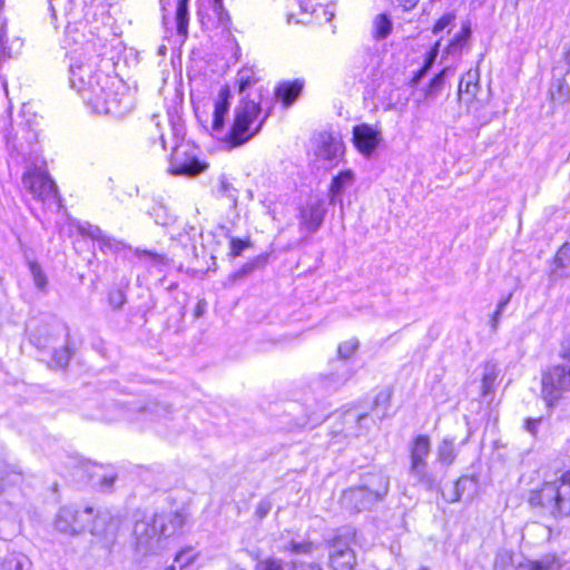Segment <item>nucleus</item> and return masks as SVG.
Here are the masks:
<instances>
[{"label": "nucleus", "mask_w": 570, "mask_h": 570, "mask_svg": "<svg viewBox=\"0 0 570 570\" xmlns=\"http://www.w3.org/2000/svg\"><path fill=\"white\" fill-rule=\"evenodd\" d=\"M79 233L100 243L101 247H112L114 239L107 236L100 227L90 223H79L77 226Z\"/></svg>", "instance_id": "25"}, {"label": "nucleus", "mask_w": 570, "mask_h": 570, "mask_svg": "<svg viewBox=\"0 0 570 570\" xmlns=\"http://www.w3.org/2000/svg\"><path fill=\"white\" fill-rule=\"evenodd\" d=\"M130 409H131L130 415L134 412H139L144 415H151V414L159 415V410H164V406H159L157 404V405H154L153 409L146 407V406H136V407H130Z\"/></svg>", "instance_id": "54"}, {"label": "nucleus", "mask_w": 570, "mask_h": 570, "mask_svg": "<svg viewBox=\"0 0 570 570\" xmlns=\"http://www.w3.org/2000/svg\"><path fill=\"white\" fill-rule=\"evenodd\" d=\"M115 480H116L115 475H105L100 480V485H101L102 489L109 490L112 487Z\"/></svg>", "instance_id": "58"}, {"label": "nucleus", "mask_w": 570, "mask_h": 570, "mask_svg": "<svg viewBox=\"0 0 570 570\" xmlns=\"http://www.w3.org/2000/svg\"><path fill=\"white\" fill-rule=\"evenodd\" d=\"M159 518L154 514L150 518L137 520L134 525V535L137 548L147 553L153 548V541L158 540L163 534L159 532Z\"/></svg>", "instance_id": "10"}, {"label": "nucleus", "mask_w": 570, "mask_h": 570, "mask_svg": "<svg viewBox=\"0 0 570 570\" xmlns=\"http://www.w3.org/2000/svg\"><path fill=\"white\" fill-rule=\"evenodd\" d=\"M109 90H107L106 92L102 94V97L106 98L107 100L111 101L114 99V94L111 92H108Z\"/></svg>", "instance_id": "60"}, {"label": "nucleus", "mask_w": 570, "mask_h": 570, "mask_svg": "<svg viewBox=\"0 0 570 570\" xmlns=\"http://www.w3.org/2000/svg\"><path fill=\"white\" fill-rule=\"evenodd\" d=\"M230 97L229 88L222 87L214 104L212 134L232 146H239L259 132L268 112L262 115L261 101L242 97L234 109L230 127L225 130V116L229 110Z\"/></svg>", "instance_id": "2"}, {"label": "nucleus", "mask_w": 570, "mask_h": 570, "mask_svg": "<svg viewBox=\"0 0 570 570\" xmlns=\"http://www.w3.org/2000/svg\"><path fill=\"white\" fill-rule=\"evenodd\" d=\"M273 503L269 498L262 499L255 510V515L258 519H264L272 510Z\"/></svg>", "instance_id": "49"}, {"label": "nucleus", "mask_w": 570, "mask_h": 570, "mask_svg": "<svg viewBox=\"0 0 570 570\" xmlns=\"http://www.w3.org/2000/svg\"><path fill=\"white\" fill-rule=\"evenodd\" d=\"M30 272L33 276L36 286L40 289H43L47 284V278L41 268L37 264L32 263L30 264Z\"/></svg>", "instance_id": "47"}, {"label": "nucleus", "mask_w": 570, "mask_h": 570, "mask_svg": "<svg viewBox=\"0 0 570 570\" xmlns=\"http://www.w3.org/2000/svg\"><path fill=\"white\" fill-rule=\"evenodd\" d=\"M23 474L18 465L0 461V500L7 504H14L21 498Z\"/></svg>", "instance_id": "8"}, {"label": "nucleus", "mask_w": 570, "mask_h": 570, "mask_svg": "<svg viewBox=\"0 0 570 570\" xmlns=\"http://www.w3.org/2000/svg\"><path fill=\"white\" fill-rule=\"evenodd\" d=\"M75 351H76L75 342L70 337L69 333L66 332V337H65L63 344L59 347L53 348L52 358H51L52 366H55L57 368H65L69 364Z\"/></svg>", "instance_id": "22"}, {"label": "nucleus", "mask_w": 570, "mask_h": 570, "mask_svg": "<svg viewBox=\"0 0 570 570\" xmlns=\"http://www.w3.org/2000/svg\"><path fill=\"white\" fill-rule=\"evenodd\" d=\"M561 394H541L537 397V403H542L548 414L559 403Z\"/></svg>", "instance_id": "43"}, {"label": "nucleus", "mask_w": 570, "mask_h": 570, "mask_svg": "<svg viewBox=\"0 0 570 570\" xmlns=\"http://www.w3.org/2000/svg\"><path fill=\"white\" fill-rule=\"evenodd\" d=\"M23 186L43 204L59 206L55 183L42 168L29 169L23 175Z\"/></svg>", "instance_id": "7"}, {"label": "nucleus", "mask_w": 570, "mask_h": 570, "mask_svg": "<svg viewBox=\"0 0 570 570\" xmlns=\"http://www.w3.org/2000/svg\"><path fill=\"white\" fill-rule=\"evenodd\" d=\"M98 400L96 399H88L86 401V410H83L85 415L89 419L95 420H106V421H115L122 417H130L131 409L130 406H125L116 403L109 404L106 409H99L91 410L90 407L92 405H97Z\"/></svg>", "instance_id": "16"}, {"label": "nucleus", "mask_w": 570, "mask_h": 570, "mask_svg": "<svg viewBox=\"0 0 570 570\" xmlns=\"http://www.w3.org/2000/svg\"><path fill=\"white\" fill-rule=\"evenodd\" d=\"M288 23H307L321 7V0H286Z\"/></svg>", "instance_id": "17"}, {"label": "nucleus", "mask_w": 570, "mask_h": 570, "mask_svg": "<svg viewBox=\"0 0 570 570\" xmlns=\"http://www.w3.org/2000/svg\"><path fill=\"white\" fill-rule=\"evenodd\" d=\"M455 16L453 12L444 13L435 23L433 31L434 33H439L443 31L445 28L452 24L454 21Z\"/></svg>", "instance_id": "48"}, {"label": "nucleus", "mask_w": 570, "mask_h": 570, "mask_svg": "<svg viewBox=\"0 0 570 570\" xmlns=\"http://www.w3.org/2000/svg\"><path fill=\"white\" fill-rule=\"evenodd\" d=\"M314 550V544L311 541H295L292 540L284 548V551H289L294 554H311Z\"/></svg>", "instance_id": "40"}, {"label": "nucleus", "mask_w": 570, "mask_h": 570, "mask_svg": "<svg viewBox=\"0 0 570 570\" xmlns=\"http://www.w3.org/2000/svg\"><path fill=\"white\" fill-rule=\"evenodd\" d=\"M176 1H177V8H176L177 32L181 36H186L187 31H188V22H189L188 0H176Z\"/></svg>", "instance_id": "30"}, {"label": "nucleus", "mask_w": 570, "mask_h": 570, "mask_svg": "<svg viewBox=\"0 0 570 570\" xmlns=\"http://www.w3.org/2000/svg\"><path fill=\"white\" fill-rule=\"evenodd\" d=\"M104 522L101 515H94V509L87 507L79 509L76 505L61 507L55 518L56 529L66 534L76 535L83 531L91 534H99V523Z\"/></svg>", "instance_id": "5"}, {"label": "nucleus", "mask_w": 570, "mask_h": 570, "mask_svg": "<svg viewBox=\"0 0 570 570\" xmlns=\"http://www.w3.org/2000/svg\"><path fill=\"white\" fill-rule=\"evenodd\" d=\"M436 454H438V461L441 464H443L445 466L451 465L454 462L455 456H456L453 440L444 439L439 444Z\"/></svg>", "instance_id": "31"}, {"label": "nucleus", "mask_w": 570, "mask_h": 570, "mask_svg": "<svg viewBox=\"0 0 570 570\" xmlns=\"http://www.w3.org/2000/svg\"><path fill=\"white\" fill-rule=\"evenodd\" d=\"M239 88V94L243 96L245 90L255 83V73L250 68H244L237 73L236 79Z\"/></svg>", "instance_id": "39"}, {"label": "nucleus", "mask_w": 570, "mask_h": 570, "mask_svg": "<svg viewBox=\"0 0 570 570\" xmlns=\"http://www.w3.org/2000/svg\"><path fill=\"white\" fill-rule=\"evenodd\" d=\"M510 299H511V294L508 295L507 297L502 298L498 303L497 308L491 318V326H492L493 331H495L498 328L502 313H503L504 308L507 307V305L509 304Z\"/></svg>", "instance_id": "44"}, {"label": "nucleus", "mask_w": 570, "mask_h": 570, "mask_svg": "<svg viewBox=\"0 0 570 570\" xmlns=\"http://www.w3.org/2000/svg\"><path fill=\"white\" fill-rule=\"evenodd\" d=\"M358 485L368 492L371 497H376V501L385 498L390 488L389 478L381 471L366 472L361 475Z\"/></svg>", "instance_id": "19"}, {"label": "nucleus", "mask_w": 570, "mask_h": 570, "mask_svg": "<svg viewBox=\"0 0 570 570\" xmlns=\"http://www.w3.org/2000/svg\"><path fill=\"white\" fill-rule=\"evenodd\" d=\"M394 6L402 8L404 11L412 10L420 0H390Z\"/></svg>", "instance_id": "56"}, {"label": "nucleus", "mask_w": 570, "mask_h": 570, "mask_svg": "<svg viewBox=\"0 0 570 570\" xmlns=\"http://www.w3.org/2000/svg\"><path fill=\"white\" fill-rule=\"evenodd\" d=\"M358 348V341L355 338L347 340L341 343L337 347V354L340 360H348Z\"/></svg>", "instance_id": "41"}, {"label": "nucleus", "mask_w": 570, "mask_h": 570, "mask_svg": "<svg viewBox=\"0 0 570 570\" xmlns=\"http://www.w3.org/2000/svg\"><path fill=\"white\" fill-rule=\"evenodd\" d=\"M353 145L360 154L370 157L382 140V131L379 125L366 122L353 127Z\"/></svg>", "instance_id": "9"}, {"label": "nucleus", "mask_w": 570, "mask_h": 570, "mask_svg": "<svg viewBox=\"0 0 570 570\" xmlns=\"http://www.w3.org/2000/svg\"><path fill=\"white\" fill-rule=\"evenodd\" d=\"M560 356L570 362V333L561 342Z\"/></svg>", "instance_id": "55"}, {"label": "nucleus", "mask_w": 570, "mask_h": 570, "mask_svg": "<svg viewBox=\"0 0 570 570\" xmlns=\"http://www.w3.org/2000/svg\"><path fill=\"white\" fill-rule=\"evenodd\" d=\"M314 144V153L318 158L335 160L343 155L344 146L341 138L330 132H320Z\"/></svg>", "instance_id": "15"}, {"label": "nucleus", "mask_w": 570, "mask_h": 570, "mask_svg": "<svg viewBox=\"0 0 570 570\" xmlns=\"http://www.w3.org/2000/svg\"><path fill=\"white\" fill-rule=\"evenodd\" d=\"M165 570H175V567L174 566L167 567Z\"/></svg>", "instance_id": "64"}, {"label": "nucleus", "mask_w": 570, "mask_h": 570, "mask_svg": "<svg viewBox=\"0 0 570 570\" xmlns=\"http://www.w3.org/2000/svg\"><path fill=\"white\" fill-rule=\"evenodd\" d=\"M527 570H560L562 561L556 554H546L538 560H527Z\"/></svg>", "instance_id": "27"}, {"label": "nucleus", "mask_w": 570, "mask_h": 570, "mask_svg": "<svg viewBox=\"0 0 570 570\" xmlns=\"http://www.w3.org/2000/svg\"><path fill=\"white\" fill-rule=\"evenodd\" d=\"M302 89L303 83L299 80L284 82L277 87L276 96L288 106L299 96Z\"/></svg>", "instance_id": "26"}, {"label": "nucleus", "mask_w": 570, "mask_h": 570, "mask_svg": "<svg viewBox=\"0 0 570 570\" xmlns=\"http://www.w3.org/2000/svg\"><path fill=\"white\" fill-rule=\"evenodd\" d=\"M330 563L334 570H352L356 563L354 550L337 551L336 554H331Z\"/></svg>", "instance_id": "29"}, {"label": "nucleus", "mask_w": 570, "mask_h": 570, "mask_svg": "<svg viewBox=\"0 0 570 570\" xmlns=\"http://www.w3.org/2000/svg\"><path fill=\"white\" fill-rule=\"evenodd\" d=\"M478 490V480L475 476H461L448 492H442L443 499L449 503H455L463 499L471 500Z\"/></svg>", "instance_id": "18"}, {"label": "nucleus", "mask_w": 570, "mask_h": 570, "mask_svg": "<svg viewBox=\"0 0 570 570\" xmlns=\"http://www.w3.org/2000/svg\"><path fill=\"white\" fill-rule=\"evenodd\" d=\"M212 10L220 23H226L229 21L228 12L225 10L223 2L212 3Z\"/></svg>", "instance_id": "52"}, {"label": "nucleus", "mask_w": 570, "mask_h": 570, "mask_svg": "<svg viewBox=\"0 0 570 570\" xmlns=\"http://www.w3.org/2000/svg\"><path fill=\"white\" fill-rule=\"evenodd\" d=\"M439 42L435 43V46L430 50L428 53V57L425 59L423 68L419 71L417 78H421L425 71L434 63L436 57H438V47Z\"/></svg>", "instance_id": "51"}, {"label": "nucleus", "mask_w": 570, "mask_h": 570, "mask_svg": "<svg viewBox=\"0 0 570 570\" xmlns=\"http://www.w3.org/2000/svg\"><path fill=\"white\" fill-rule=\"evenodd\" d=\"M167 4H168L167 0H160V6H161L163 10L166 9Z\"/></svg>", "instance_id": "61"}, {"label": "nucleus", "mask_w": 570, "mask_h": 570, "mask_svg": "<svg viewBox=\"0 0 570 570\" xmlns=\"http://www.w3.org/2000/svg\"><path fill=\"white\" fill-rule=\"evenodd\" d=\"M142 254L157 264H164V262H165V257L159 254L147 252V250L142 252Z\"/></svg>", "instance_id": "59"}, {"label": "nucleus", "mask_w": 570, "mask_h": 570, "mask_svg": "<svg viewBox=\"0 0 570 570\" xmlns=\"http://www.w3.org/2000/svg\"><path fill=\"white\" fill-rule=\"evenodd\" d=\"M549 94L554 104L563 105L570 99V87L564 79L558 78L551 82Z\"/></svg>", "instance_id": "28"}, {"label": "nucleus", "mask_w": 570, "mask_h": 570, "mask_svg": "<svg viewBox=\"0 0 570 570\" xmlns=\"http://www.w3.org/2000/svg\"><path fill=\"white\" fill-rule=\"evenodd\" d=\"M23 40L18 36H10L7 26L0 27V60L16 58L20 55Z\"/></svg>", "instance_id": "20"}, {"label": "nucleus", "mask_w": 570, "mask_h": 570, "mask_svg": "<svg viewBox=\"0 0 570 570\" xmlns=\"http://www.w3.org/2000/svg\"><path fill=\"white\" fill-rule=\"evenodd\" d=\"M529 502L546 509L553 517L570 515V470L553 480H546L539 490L532 491Z\"/></svg>", "instance_id": "3"}, {"label": "nucleus", "mask_w": 570, "mask_h": 570, "mask_svg": "<svg viewBox=\"0 0 570 570\" xmlns=\"http://www.w3.org/2000/svg\"><path fill=\"white\" fill-rule=\"evenodd\" d=\"M478 92H458L459 102L465 108L468 114H475L481 108V102L476 99Z\"/></svg>", "instance_id": "38"}, {"label": "nucleus", "mask_w": 570, "mask_h": 570, "mask_svg": "<svg viewBox=\"0 0 570 570\" xmlns=\"http://www.w3.org/2000/svg\"><path fill=\"white\" fill-rule=\"evenodd\" d=\"M500 370L495 363L488 362L483 367L482 374V392H490L494 389V381L499 374Z\"/></svg>", "instance_id": "37"}, {"label": "nucleus", "mask_w": 570, "mask_h": 570, "mask_svg": "<svg viewBox=\"0 0 570 570\" xmlns=\"http://www.w3.org/2000/svg\"><path fill=\"white\" fill-rule=\"evenodd\" d=\"M159 532L167 538L174 535L185 524V515L180 512H170L168 514H158Z\"/></svg>", "instance_id": "23"}, {"label": "nucleus", "mask_w": 570, "mask_h": 570, "mask_svg": "<svg viewBox=\"0 0 570 570\" xmlns=\"http://www.w3.org/2000/svg\"><path fill=\"white\" fill-rule=\"evenodd\" d=\"M471 35V27L468 21H464L461 26V29L455 36L450 40L445 52L448 56H453L454 58L460 56L462 49L466 46L469 38Z\"/></svg>", "instance_id": "24"}, {"label": "nucleus", "mask_w": 570, "mask_h": 570, "mask_svg": "<svg viewBox=\"0 0 570 570\" xmlns=\"http://www.w3.org/2000/svg\"><path fill=\"white\" fill-rule=\"evenodd\" d=\"M494 570H527V563L525 561L517 563L511 553L504 552L497 557Z\"/></svg>", "instance_id": "33"}, {"label": "nucleus", "mask_w": 570, "mask_h": 570, "mask_svg": "<svg viewBox=\"0 0 570 570\" xmlns=\"http://www.w3.org/2000/svg\"><path fill=\"white\" fill-rule=\"evenodd\" d=\"M376 501V497H371L361 485L352 487L345 490L341 497V504L344 509L352 512H361L371 509Z\"/></svg>", "instance_id": "14"}, {"label": "nucleus", "mask_w": 570, "mask_h": 570, "mask_svg": "<svg viewBox=\"0 0 570 570\" xmlns=\"http://www.w3.org/2000/svg\"><path fill=\"white\" fill-rule=\"evenodd\" d=\"M99 39L92 33L85 40L73 39L65 46L69 60V81L82 100L97 114L122 117L132 109L126 83L117 76L94 69L100 56Z\"/></svg>", "instance_id": "1"}, {"label": "nucleus", "mask_w": 570, "mask_h": 570, "mask_svg": "<svg viewBox=\"0 0 570 570\" xmlns=\"http://www.w3.org/2000/svg\"><path fill=\"white\" fill-rule=\"evenodd\" d=\"M479 91V73L476 70H469L462 76L458 92H478Z\"/></svg>", "instance_id": "36"}, {"label": "nucleus", "mask_w": 570, "mask_h": 570, "mask_svg": "<svg viewBox=\"0 0 570 570\" xmlns=\"http://www.w3.org/2000/svg\"><path fill=\"white\" fill-rule=\"evenodd\" d=\"M353 173L351 170L342 171L333 178L331 184L332 202L335 200L336 196L340 195L345 189V187L353 183Z\"/></svg>", "instance_id": "32"}, {"label": "nucleus", "mask_w": 570, "mask_h": 570, "mask_svg": "<svg viewBox=\"0 0 570 570\" xmlns=\"http://www.w3.org/2000/svg\"><path fill=\"white\" fill-rule=\"evenodd\" d=\"M83 2L85 0H49L52 19L55 21L59 19L66 21L65 46L72 45L73 39L85 40L89 38L83 32L86 27L82 22L85 19Z\"/></svg>", "instance_id": "6"}, {"label": "nucleus", "mask_w": 570, "mask_h": 570, "mask_svg": "<svg viewBox=\"0 0 570 570\" xmlns=\"http://www.w3.org/2000/svg\"><path fill=\"white\" fill-rule=\"evenodd\" d=\"M16 570H22V563L20 561L17 562Z\"/></svg>", "instance_id": "62"}, {"label": "nucleus", "mask_w": 570, "mask_h": 570, "mask_svg": "<svg viewBox=\"0 0 570 570\" xmlns=\"http://www.w3.org/2000/svg\"><path fill=\"white\" fill-rule=\"evenodd\" d=\"M324 202L321 199H311L299 212L301 229L308 233H315L323 224L325 216Z\"/></svg>", "instance_id": "13"}, {"label": "nucleus", "mask_w": 570, "mask_h": 570, "mask_svg": "<svg viewBox=\"0 0 570 570\" xmlns=\"http://www.w3.org/2000/svg\"><path fill=\"white\" fill-rule=\"evenodd\" d=\"M207 164L176 148L169 163V173L175 176L195 177L207 168Z\"/></svg>", "instance_id": "11"}, {"label": "nucleus", "mask_w": 570, "mask_h": 570, "mask_svg": "<svg viewBox=\"0 0 570 570\" xmlns=\"http://www.w3.org/2000/svg\"><path fill=\"white\" fill-rule=\"evenodd\" d=\"M543 392H570V366L556 365L542 374Z\"/></svg>", "instance_id": "12"}, {"label": "nucleus", "mask_w": 570, "mask_h": 570, "mask_svg": "<svg viewBox=\"0 0 570 570\" xmlns=\"http://www.w3.org/2000/svg\"><path fill=\"white\" fill-rule=\"evenodd\" d=\"M248 246H249L248 240H243V239L233 237L230 239V255L233 257L239 256L243 253V250Z\"/></svg>", "instance_id": "50"}, {"label": "nucleus", "mask_w": 570, "mask_h": 570, "mask_svg": "<svg viewBox=\"0 0 570 570\" xmlns=\"http://www.w3.org/2000/svg\"><path fill=\"white\" fill-rule=\"evenodd\" d=\"M431 453V441L428 435H417L410 443L409 475L413 485L426 491L440 489L442 476L430 466L428 460Z\"/></svg>", "instance_id": "4"}, {"label": "nucleus", "mask_w": 570, "mask_h": 570, "mask_svg": "<svg viewBox=\"0 0 570 570\" xmlns=\"http://www.w3.org/2000/svg\"><path fill=\"white\" fill-rule=\"evenodd\" d=\"M292 570H322V568L316 563H303L298 561H293Z\"/></svg>", "instance_id": "57"}, {"label": "nucleus", "mask_w": 570, "mask_h": 570, "mask_svg": "<svg viewBox=\"0 0 570 570\" xmlns=\"http://www.w3.org/2000/svg\"><path fill=\"white\" fill-rule=\"evenodd\" d=\"M542 415L538 417H528L524 421V429L533 436L538 433V424L542 421Z\"/></svg>", "instance_id": "53"}, {"label": "nucleus", "mask_w": 570, "mask_h": 570, "mask_svg": "<svg viewBox=\"0 0 570 570\" xmlns=\"http://www.w3.org/2000/svg\"><path fill=\"white\" fill-rule=\"evenodd\" d=\"M255 570H284L283 561L275 558H268L266 560L259 561L256 564Z\"/></svg>", "instance_id": "46"}, {"label": "nucleus", "mask_w": 570, "mask_h": 570, "mask_svg": "<svg viewBox=\"0 0 570 570\" xmlns=\"http://www.w3.org/2000/svg\"><path fill=\"white\" fill-rule=\"evenodd\" d=\"M566 59H567V62L570 65V52L567 53Z\"/></svg>", "instance_id": "63"}, {"label": "nucleus", "mask_w": 570, "mask_h": 570, "mask_svg": "<svg viewBox=\"0 0 570 570\" xmlns=\"http://www.w3.org/2000/svg\"><path fill=\"white\" fill-rule=\"evenodd\" d=\"M450 68L444 67L438 75L433 77V79L430 81L429 86L425 89L426 98L433 99L440 95L443 88L444 78L448 76Z\"/></svg>", "instance_id": "35"}, {"label": "nucleus", "mask_w": 570, "mask_h": 570, "mask_svg": "<svg viewBox=\"0 0 570 570\" xmlns=\"http://www.w3.org/2000/svg\"><path fill=\"white\" fill-rule=\"evenodd\" d=\"M392 31V21L386 14H379L373 21V36L375 39H385Z\"/></svg>", "instance_id": "34"}, {"label": "nucleus", "mask_w": 570, "mask_h": 570, "mask_svg": "<svg viewBox=\"0 0 570 570\" xmlns=\"http://www.w3.org/2000/svg\"><path fill=\"white\" fill-rule=\"evenodd\" d=\"M196 558V553H194L193 549H184L180 550L176 557L175 562H177L181 568L190 564Z\"/></svg>", "instance_id": "45"}, {"label": "nucleus", "mask_w": 570, "mask_h": 570, "mask_svg": "<svg viewBox=\"0 0 570 570\" xmlns=\"http://www.w3.org/2000/svg\"><path fill=\"white\" fill-rule=\"evenodd\" d=\"M570 261V246L563 244L554 256L556 269L564 268L568 266Z\"/></svg>", "instance_id": "42"}, {"label": "nucleus", "mask_w": 570, "mask_h": 570, "mask_svg": "<svg viewBox=\"0 0 570 570\" xmlns=\"http://www.w3.org/2000/svg\"><path fill=\"white\" fill-rule=\"evenodd\" d=\"M355 537L354 529L350 527H343L336 530L332 539L328 540L330 556L336 554L337 551L345 552L353 550L351 542Z\"/></svg>", "instance_id": "21"}]
</instances>
